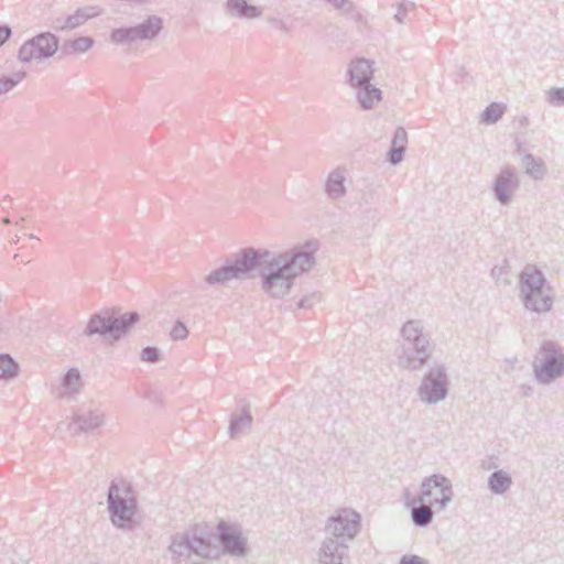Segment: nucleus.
Returning a JSON list of instances; mask_svg holds the SVG:
<instances>
[{"mask_svg": "<svg viewBox=\"0 0 564 564\" xmlns=\"http://www.w3.org/2000/svg\"><path fill=\"white\" fill-rule=\"evenodd\" d=\"M318 249L319 242L316 239L279 253L249 247L248 252H253L254 258L251 274L260 269L263 292L270 297L282 299L290 293L299 275L313 269Z\"/></svg>", "mask_w": 564, "mask_h": 564, "instance_id": "obj_1", "label": "nucleus"}, {"mask_svg": "<svg viewBox=\"0 0 564 564\" xmlns=\"http://www.w3.org/2000/svg\"><path fill=\"white\" fill-rule=\"evenodd\" d=\"M401 344L398 364L409 371L421 370L434 352L431 336L419 319H409L401 327Z\"/></svg>", "mask_w": 564, "mask_h": 564, "instance_id": "obj_2", "label": "nucleus"}, {"mask_svg": "<svg viewBox=\"0 0 564 564\" xmlns=\"http://www.w3.org/2000/svg\"><path fill=\"white\" fill-rule=\"evenodd\" d=\"M107 506L111 523L131 531L138 525V500L132 486L126 480H112L107 492Z\"/></svg>", "mask_w": 564, "mask_h": 564, "instance_id": "obj_3", "label": "nucleus"}, {"mask_svg": "<svg viewBox=\"0 0 564 564\" xmlns=\"http://www.w3.org/2000/svg\"><path fill=\"white\" fill-rule=\"evenodd\" d=\"M373 62L364 57L350 61L346 70V83L355 91L356 99L364 110L375 108L382 99V91L371 84Z\"/></svg>", "mask_w": 564, "mask_h": 564, "instance_id": "obj_4", "label": "nucleus"}, {"mask_svg": "<svg viewBox=\"0 0 564 564\" xmlns=\"http://www.w3.org/2000/svg\"><path fill=\"white\" fill-rule=\"evenodd\" d=\"M534 379L542 386H549L564 377V348L556 341L545 340L532 362Z\"/></svg>", "mask_w": 564, "mask_h": 564, "instance_id": "obj_5", "label": "nucleus"}, {"mask_svg": "<svg viewBox=\"0 0 564 564\" xmlns=\"http://www.w3.org/2000/svg\"><path fill=\"white\" fill-rule=\"evenodd\" d=\"M139 321L140 315L137 312H128L119 316H111L108 311L94 313L83 329V336H109L113 340H119Z\"/></svg>", "mask_w": 564, "mask_h": 564, "instance_id": "obj_6", "label": "nucleus"}, {"mask_svg": "<svg viewBox=\"0 0 564 564\" xmlns=\"http://www.w3.org/2000/svg\"><path fill=\"white\" fill-rule=\"evenodd\" d=\"M171 558L176 564H189L193 556L199 558H212L216 554L215 546L210 541L195 531H185L172 536L169 545Z\"/></svg>", "mask_w": 564, "mask_h": 564, "instance_id": "obj_7", "label": "nucleus"}, {"mask_svg": "<svg viewBox=\"0 0 564 564\" xmlns=\"http://www.w3.org/2000/svg\"><path fill=\"white\" fill-rule=\"evenodd\" d=\"M449 384L451 380L446 365L435 361L424 372L417 388V397L425 404H437L446 399Z\"/></svg>", "mask_w": 564, "mask_h": 564, "instance_id": "obj_8", "label": "nucleus"}, {"mask_svg": "<svg viewBox=\"0 0 564 564\" xmlns=\"http://www.w3.org/2000/svg\"><path fill=\"white\" fill-rule=\"evenodd\" d=\"M163 19L159 15H149L143 22L116 28L110 32V42L116 45L131 46L141 42H152L163 30Z\"/></svg>", "mask_w": 564, "mask_h": 564, "instance_id": "obj_9", "label": "nucleus"}, {"mask_svg": "<svg viewBox=\"0 0 564 564\" xmlns=\"http://www.w3.org/2000/svg\"><path fill=\"white\" fill-rule=\"evenodd\" d=\"M253 260V252H248V248L241 249L230 263L212 270L204 278L200 288L205 290L207 286L225 285L231 280L250 278Z\"/></svg>", "mask_w": 564, "mask_h": 564, "instance_id": "obj_10", "label": "nucleus"}, {"mask_svg": "<svg viewBox=\"0 0 564 564\" xmlns=\"http://www.w3.org/2000/svg\"><path fill=\"white\" fill-rule=\"evenodd\" d=\"M453 484L445 475L433 474L422 479L417 501L431 505L435 511H443L453 501Z\"/></svg>", "mask_w": 564, "mask_h": 564, "instance_id": "obj_11", "label": "nucleus"}, {"mask_svg": "<svg viewBox=\"0 0 564 564\" xmlns=\"http://www.w3.org/2000/svg\"><path fill=\"white\" fill-rule=\"evenodd\" d=\"M58 45L59 39L55 34L39 33L19 47L17 59L23 65L50 59L56 54Z\"/></svg>", "mask_w": 564, "mask_h": 564, "instance_id": "obj_12", "label": "nucleus"}, {"mask_svg": "<svg viewBox=\"0 0 564 564\" xmlns=\"http://www.w3.org/2000/svg\"><path fill=\"white\" fill-rule=\"evenodd\" d=\"M361 517L351 508L337 509L326 521L325 532L345 542L352 541L360 530Z\"/></svg>", "mask_w": 564, "mask_h": 564, "instance_id": "obj_13", "label": "nucleus"}, {"mask_svg": "<svg viewBox=\"0 0 564 564\" xmlns=\"http://www.w3.org/2000/svg\"><path fill=\"white\" fill-rule=\"evenodd\" d=\"M520 187V178L514 166L506 165L495 176L491 191L495 199L508 206Z\"/></svg>", "mask_w": 564, "mask_h": 564, "instance_id": "obj_14", "label": "nucleus"}, {"mask_svg": "<svg viewBox=\"0 0 564 564\" xmlns=\"http://www.w3.org/2000/svg\"><path fill=\"white\" fill-rule=\"evenodd\" d=\"M217 534L224 553L235 557L247 555V538L238 525L220 521L217 525Z\"/></svg>", "mask_w": 564, "mask_h": 564, "instance_id": "obj_15", "label": "nucleus"}, {"mask_svg": "<svg viewBox=\"0 0 564 564\" xmlns=\"http://www.w3.org/2000/svg\"><path fill=\"white\" fill-rule=\"evenodd\" d=\"M545 286H549V284L541 270L532 264L523 268L519 276V297L521 301L528 300L530 305L532 293Z\"/></svg>", "mask_w": 564, "mask_h": 564, "instance_id": "obj_16", "label": "nucleus"}, {"mask_svg": "<svg viewBox=\"0 0 564 564\" xmlns=\"http://www.w3.org/2000/svg\"><path fill=\"white\" fill-rule=\"evenodd\" d=\"M348 549L347 542L328 535L321 543L318 562L321 564H343Z\"/></svg>", "mask_w": 564, "mask_h": 564, "instance_id": "obj_17", "label": "nucleus"}, {"mask_svg": "<svg viewBox=\"0 0 564 564\" xmlns=\"http://www.w3.org/2000/svg\"><path fill=\"white\" fill-rule=\"evenodd\" d=\"M224 11L229 18L238 20H257L263 14V8L249 0H226Z\"/></svg>", "mask_w": 564, "mask_h": 564, "instance_id": "obj_18", "label": "nucleus"}, {"mask_svg": "<svg viewBox=\"0 0 564 564\" xmlns=\"http://www.w3.org/2000/svg\"><path fill=\"white\" fill-rule=\"evenodd\" d=\"M105 423V413L98 409H90L83 412L74 413L68 425L74 433L94 431Z\"/></svg>", "mask_w": 564, "mask_h": 564, "instance_id": "obj_19", "label": "nucleus"}, {"mask_svg": "<svg viewBox=\"0 0 564 564\" xmlns=\"http://www.w3.org/2000/svg\"><path fill=\"white\" fill-rule=\"evenodd\" d=\"M98 14L99 10L96 7L79 8L73 14L56 18L53 28L59 31L74 30Z\"/></svg>", "mask_w": 564, "mask_h": 564, "instance_id": "obj_20", "label": "nucleus"}, {"mask_svg": "<svg viewBox=\"0 0 564 564\" xmlns=\"http://www.w3.org/2000/svg\"><path fill=\"white\" fill-rule=\"evenodd\" d=\"M346 182V169L345 167H337L333 170L325 182L324 192L326 196L332 200H337L343 198L346 193L347 188L345 185Z\"/></svg>", "mask_w": 564, "mask_h": 564, "instance_id": "obj_21", "label": "nucleus"}, {"mask_svg": "<svg viewBox=\"0 0 564 564\" xmlns=\"http://www.w3.org/2000/svg\"><path fill=\"white\" fill-rule=\"evenodd\" d=\"M340 17L351 20L356 24H366L367 19L352 0H323Z\"/></svg>", "mask_w": 564, "mask_h": 564, "instance_id": "obj_22", "label": "nucleus"}, {"mask_svg": "<svg viewBox=\"0 0 564 564\" xmlns=\"http://www.w3.org/2000/svg\"><path fill=\"white\" fill-rule=\"evenodd\" d=\"M554 303V296L552 288L545 286L540 289V291H535L531 295V304L529 305L528 300H522L523 306L532 312L538 314L547 313L551 311Z\"/></svg>", "mask_w": 564, "mask_h": 564, "instance_id": "obj_23", "label": "nucleus"}, {"mask_svg": "<svg viewBox=\"0 0 564 564\" xmlns=\"http://www.w3.org/2000/svg\"><path fill=\"white\" fill-rule=\"evenodd\" d=\"M82 387L83 380L79 370L77 368H70L62 378L58 397L74 400L80 392Z\"/></svg>", "mask_w": 564, "mask_h": 564, "instance_id": "obj_24", "label": "nucleus"}, {"mask_svg": "<svg viewBox=\"0 0 564 564\" xmlns=\"http://www.w3.org/2000/svg\"><path fill=\"white\" fill-rule=\"evenodd\" d=\"M408 506H411V519L415 527L426 528L433 522L435 508L431 505L414 499Z\"/></svg>", "mask_w": 564, "mask_h": 564, "instance_id": "obj_25", "label": "nucleus"}, {"mask_svg": "<svg viewBox=\"0 0 564 564\" xmlns=\"http://www.w3.org/2000/svg\"><path fill=\"white\" fill-rule=\"evenodd\" d=\"M524 173L533 181H542L547 173V167L543 160L534 158L531 153H527L522 158Z\"/></svg>", "mask_w": 564, "mask_h": 564, "instance_id": "obj_26", "label": "nucleus"}, {"mask_svg": "<svg viewBox=\"0 0 564 564\" xmlns=\"http://www.w3.org/2000/svg\"><path fill=\"white\" fill-rule=\"evenodd\" d=\"M380 220L381 215L377 207L365 208L358 220V229L365 235H371Z\"/></svg>", "mask_w": 564, "mask_h": 564, "instance_id": "obj_27", "label": "nucleus"}, {"mask_svg": "<svg viewBox=\"0 0 564 564\" xmlns=\"http://www.w3.org/2000/svg\"><path fill=\"white\" fill-rule=\"evenodd\" d=\"M296 19L292 18L290 14L280 15L270 14L267 17V23L276 32L283 35H292L295 30Z\"/></svg>", "mask_w": 564, "mask_h": 564, "instance_id": "obj_28", "label": "nucleus"}, {"mask_svg": "<svg viewBox=\"0 0 564 564\" xmlns=\"http://www.w3.org/2000/svg\"><path fill=\"white\" fill-rule=\"evenodd\" d=\"M512 485L511 476L505 470H496L488 478V488L495 495L506 494Z\"/></svg>", "mask_w": 564, "mask_h": 564, "instance_id": "obj_29", "label": "nucleus"}, {"mask_svg": "<svg viewBox=\"0 0 564 564\" xmlns=\"http://www.w3.org/2000/svg\"><path fill=\"white\" fill-rule=\"evenodd\" d=\"M252 424V415L250 413L249 406L245 405L242 408L240 415H232L229 424V434L231 438L237 437V435L245 429H249Z\"/></svg>", "mask_w": 564, "mask_h": 564, "instance_id": "obj_30", "label": "nucleus"}, {"mask_svg": "<svg viewBox=\"0 0 564 564\" xmlns=\"http://www.w3.org/2000/svg\"><path fill=\"white\" fill-rule=\"evenodd\" d=\"M507 110V106L502 102H491L481 112L480 122L484 124H494L498 122Z\"/></svg>", "mask_w": 564, "mask_h": 564, "instance_id": "obj_31", "label": "nucleus"}, {"mask_svg": "<svg viewBox=\"0 0 564 564\" xmlns=\"http://www.w3.org/2000/svg\"><path fill=\"white\" fill-rule=\"evenodd\" d=\"M94 39L90 36H82L74 40H69L64 43L63 48L67 53L84 54L94 46Z\"/></svg>", "mask_w": 564, "mask_h": 564, "instance_id": "obj_32", "label": "nucleus"}, {"mask_svg": "<svg viewBox=\"0 0 564 564\" xmlns=\"http://www.w3.org/2000/svg\"><path fill=\"white\" fill-rule=\"evenodd\" d=\"M19 365L8 354H0V379L10 380L18 376Z\"/></svg>", "mask_w": 564, "mask_h": 564, "instance_id": "obj_33", "label": "nucleus"}, {"mask_svg": "<svg viewBox=\"0 0 564 564\" xmlns=\"http://www.w3.org/2000/svg\"><path fill=\"white\" fill-rule=\"evenodd\" d=\"M25 77H26V73L23 70L15 72L9 76L0 77V95L11 91Z\"/></svg>", "mask_w": 564, "mask_h": 564, "instance_id": "obj_34", "label": "nucleus"}, {"mask_svg": "<svg viewBox=\"0 0 564 564\" xmlns=\"http://www.w3.org/2000/svg\"><path fill=\"white\" fill-rule=\"evenodd\" d=\"M416 8V4L410 0H402L397 4V12L393 19L399 24H404L406 22L409 13L413 12Z\"/></svg>", "mask_w": 564, "mask_h": 564, "instance_id": "obj_35", "label": "nucleus"}, {"mask_svg": "<svg viewBox=\"0 0 564 564\" xmlns=\"http://www.w3.org/2000/svg\"><path fill=\"white\" fill-rule=\"evenodd\" d=\"M408 133L404 128L398 127L394 131L391 148L406 150Z\"/></svg>", "mask_w": 564, "mask_h": 564, "instance_id": "obj_36", "label": "nucleus"}, {"mask_svg": "<svg viewBox=\"0 0 564 564\" xmlns=\"http://www.w3.org/2000/svg\"><path fill=\"white\" fill-rule=\"evenodd\" d=\"M546 101L555 107L564 106V88H551L547 91Z\"/></svg>", "mask_w": 564, "mask_h": 564, "instance_id": "obj_37", "label": "nucleus"}, {"mask_svg": "<svg viewBox=\"0 0 564 564\" xmlns=\"http://www.w3.org/2000/svg\"><path fill=\"white\" fill-rule=\"evenodd\" d=\"M140 358L142 361L155 364L160 360V350L152 346L144 347L141 350Z\"/></svg>", "mask_w": 564, "mask_h": 564, "instance_id": "obj_38", "label": "nucleus"}, {"mask_svg": "<svg viewBox=\"0 0 564 564\" xmlns=\"http://www.w3.org/2000/svg\"><path fill=\"white\" fill-rule=\"evenodd\" d=\"M170 336L173 340H183L187 338L188 329L181 321H177L171 329Z\"/></svg>", "mask_w": 564, "mask_h": 564, "instance_id": "obj_39", "label": "nucleus"}, {"mask_svg": "<svg viewBox=\"0 0 564 564\" xmlns=\"http://www.w3.org/2000/svg\"><path fill=\"white\" fill-rule=\"evenodd\" d=\"M319 301H321V294L314 292V293H311V294L304 296L303 299H301L300 302L297 303V307L299 308H310L315 303H317Z\"/></svg>", "mask_w": 564, "mask_h": 564, "instance_id": "obj_40", "label": "nucleus"}, {"mask_svg": "<svg viewBox=\"0 0 564 564\" xmlns=\"http://www.w3.org/2000/svg\"><path fill=\"white\" fill-rule=\"evenodd\" d=\"M404 150L390 148L388 152V161L391 165H398L403 160Z\"/></svg>", "mask_w": 564, "mask_h": 564, "instance_id": "obj_41", "label": "nucleus"}, {"mask_svg": "<svg viewBox=\"0 0 564 564\" xmlns=\"http://www.w3.org/2000/svg\"><path fill=\"white\" fill-rule=\"evenodd\" d=\"M399 564H429V562L419 555L410 554V555H403L400 558Z\"/></svg>", "mask_w": 564, "mask_h": 564, "instance_id": "obj_42", "label": "nucleus"}, {"mask_svg": "<svg viewBox=\"0 0 564 564\" xmlns=\"http://www.w3.org/2000/svg\"><path fill=\"white\" fill-rule=\"evenodd\" d=\"M12 35V30L9 25L0 26V47L6 44Z\"/></svg>", "mask_w": 564, "mask_h": 564, "instance_id": "obj_43", "label": "nucleus"}, {"mask_svg": "<svg viewBox=\"0 0 564 564\" xmlns=\"http://www.w3.org/2000/svg\"><path fill=\"white\" fill-rule=\"evenodd\" d=\"M503 273V268L494 267L491 270V275L494 279H499V276Z\"/></svg>", "mask_w": 564, "mask_h": 564, "instance_id": "obj_44", "label": "nucleus"}, {"mask_svg": "<svg viewBox=\"0 0 564 564\" xmlns=\"http://www.w3.org/2000/svg\"><path fill=\"white\" fill-rule=\"evenodd\" d=\"M2 223H3L4 225H10V224H11V220H10L8 217H4V218L2 219Z\"/></svg>", "mask_w": 564, "mask_h": 564, "instance_id": "obj_45", "label": "nucleus"}, {"mask_svg": "<svg viewBox=\"0 0 564 564\" xmlns=\"http://www.w3.org/2000/svg\"><path fill=\"white\" fill-rule=\"evenodd\" d=\"M22 221H24L23 217L20 219V221H17L15 225H22Z\"/></svg>", "mask_w": 564, "mask_h": 564, "instance_id": "obj_46", "label": "nucleus"}, {"mask_svg": "<svg viewBox=\"0 0 564 564\" xmlns=\"http://www.w3.org/2000/svg\"><path fill=\"white\" fill-rule=\"evenodd\" d=\"M22 221H24L23 217L20 219V221H17L15 225H22Z\"/></svg>", "mask_w": 564, "mask_h": 564, "instance_id": "obj_47", "label": "nucleus"}, {"mask_svg": "<svg viewBox=\"0 0 564 564\" xmlns=\"http://www.w3.org/2000/svg\"><path fill=\"white\" fill-rule=\"evenodd\" d=\"M13 259L20 260V254H14Z\"/></svg>", "mask_w": 564, "mask_h": 564, "instance_id": "obj_48", "label": "nucleus"}, {"mask_svg": "<svg viewBox=\"0 0 564 564\" xmlns=\"http://www.w3.org/2000/svg\"><path fill=\"white\" fill-rule=\"evenodd\" d=\"M138 2H143L144 0H137Z\"/></svg>", "mask_w": 564, "mask_h": 564, "instance_id": "obj_49", "label": "nucleus"}]
</instances>
